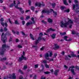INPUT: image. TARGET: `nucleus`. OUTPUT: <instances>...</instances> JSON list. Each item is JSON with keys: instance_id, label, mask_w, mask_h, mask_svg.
<instances>
[{"instance_id": "nucleus-1", "label": "nucleus", "mask_w": 79, "mask_h": 79, "mask_svg": "<svg viewBox=\"0 0 79 79\" xmlns=\"http://www.w3.org/2000/svg\"><path fill=\"white\" fill-rule=\"evenodd\" d=\"M11 35V33L10 32V31H7L4 35V33H2L1 35V40L2 41L3 43H5L6 40L7 39L6 35H8V36H10V35Z\"/></svg>"}, {"instance_id": "nucleus-2", "label": "nucleus", "mask_w": 79, "mask_h": 79, "mask_svg": "<svg viewBox=\"0 0 79 79\" xmlns=\"http://www.w3.org/2000/svg\"><path fill=\"white\" fill-rule=\"evenodd\" d=\"M69 23H69V22H68V21L66 23H64V21L62 20L60 22V26L61 27H64L67 28V27H68L67 25H68Z\"/></svg>"}, {"instance_id": "nucleus-3", "label": "nucleus", "mask_w": 79, "mask_h": 79, "mask_svg": "<svg viewBox=\"0 0 79 79\" xmlns=\"http://www.w3.org/2000/svg\"><path fill=\"white\" fill-rule=\"evenodd\" d=\"M25 55V52H23V55L21 56V57H20L18 60L19 62H21L23 60H27V58L24 56V55Z\"/></svg>"}, {"instance_id": "nucleus-4", "label": "nucleus", "mask_w": 79, "mask_h": 79, "mask_svg": "<svg viewBox=\"0 0 79 79\" xmlns=\"http://www.w3.org/2000/svg\"><path fill=\"white\" fill-rule=\"evenodd\" d=\"M6 44H3L2 46V49L0 51V55H4V52H5V51L6 50V49H5V48H6Z\"/></svg>"}, {"instance_id": "nucleus-5", "label": "nucleus", "mask_w": 79, "mask_h": 79, "mask_svg": "<svg viewBox=\"0 0 79 79\" xmlns=\"http://www.w3.org/2000/svg\"><path fill=\"white\" fill-rule=\"evenodd\" d=\"M73 68H74V66H70L69 67L68 71H71V73L73 74V75H76V73L74 72V69Z\"/></svg>"}, {"instance_id": "nucleus-6", "label": "nucleus", "mask_w": 79, "mask_h": 79, "mask_svg": "<svg viewBox=\"0 0 79 79\" xmlns=\"http://www.w3.org/2000/svg\"><path fill=\"white\" fill-rule=\"evenodd\" d=\"M35 6H39V7H41L42 6H45V4H41L40 2H37L36 3H35Z\"/></svg>"}, {"instance_id": "nucleus-7", "label": "nucleus", "mask_w": 79, "mask_h": 79, "mask_svg": "<svg viewBox=\"0 0 79 79\" xmlns=\"http://www.w3.org/2000/svg\"><path fill=\"white\" fill-rule=\"evenodd\" d=\"M75 8H76V5L75 4H73V10H74V11H75V12L77 13H79V10H78V9H77V8H76V9H75Z\"/></svg>"}, {"instance_id": "nucleus-8", "label": "nucleus", "mask_w": 79, "mask_h": 79, "mask_svg": "<svg viewBox=\"0 0 79 79\" xmlns=\"http://www.w3.org/2000/svg\"><path fill=\"white\" fill-rule=\"evenodd\" d=\"M15 7L16 8H17V9L19 10V11L21 12L22 14H24V10H23V8L19 7H18L17 6H16Z\"/></svg>"}, {"instance_id": "nucleus-9", "label": "nucleus", "mask_w": 79, "mask_h": 79, "mask_svg": "<svg viewBox=\"0 0 79 79\" xmlns=\"http://www.w3.org/2000/svg\"><path fill=\"white\" fill-rule=\"evenodd\" d=\"M42 13H47V14H49L50 13V11L48 9L45 10H43L42 11Z\"/></svg>"}, {"instance_id": "nucleus-10", "label": "nucleus", "mask_w": 79, "mask_h": 79, "mask_svg": "<svg viewBox=\"0 0 79 79\" xmlns=\"http://www.w3.org/2000/svg\"><path fill=\"white\" fill-rule=\"evenodd\" d=\"M50 31H55V29H52L51 28H49L48 29H47L46 31V33H48V32H49Z\"/></svg>"}, {"instance_id": "nucleus-11", "label": "nucleus", "mask_w": 79, "mask_h": 79, "mask_svg": "<svg viewBox=\"0 0 79 79\" xmlns=\"http://www.w3.org/2000/svg\"><path fill=\"white\" fill-rule=\"evenodd\" d=\"M68 38V37L67 36H64V40H65L66 41H71V38H69V40H67V39Z\"/></svg>"}, {"instance_id": "nucleus-12", "label": "nucleus", "mask_w": 79, "mask_h": 79, "mask_svg": "<svg viewBox=\"0 0 79 79\" xmlns=\"http://www.w3.org/2000/svg\"><path fill=\"white\" fill-rule=\"evenodd\" d=\"M54 47L53 48V49L54 50H57V49H58L59 48H60V46H58L57 45V44H55L54 45Z\"/></svg>"}, {"instance_id": "nucleus-13", "label": "nucleus", "mask_w": 79, "mask_h": 79, "mask_svg": "<svg viewBox=\"0 0 79 79\" xmlns=\"http://www.w3.org/2000/svg\"><path fill=\"white\" fill-rule=\"evenodd\" d=\"M68 57L71 58V56L69 55H68L67 56H65V60H70V59H69Z\"/></svg>"}, {"instance_id": "nucleus-14", "label": "nucleus", "mask_w": 79, "mask_h": 79, "mask_svg": "<svg viewBox=\"0 0 79 79\" xmlns=\"http://www.w3.org/2000/svg\"><path fill=\"white\" fill-rule=\"evenodd\" d=\"M59 72V69H56L55 70V71L54 72V74L55 75V76H58V73Z\"/></svg>"}, {"instance_id": "nucleus-15", "label": "nucleus", "mask_w": 79, "mask_h": 79, "mask_svg": "<svg viewBox=\"0 0 79 79\" xmlns=\"http://www.w3.org/2000/svg\"><path fill=\"white\" fill-rule=\"evenodd\" d=\"M45 58L46 60H49V58H48V57H49V55H48V53H46V54H45Z\"/></svg>"}, {"instance_id": "nucleus-16", "label": "nucleus", "mask_w": 79, "mask_h": 79, "mask_svg": "<svg viewBox=\"0 0 79 79\" xmlns=\"http://www.w3.org/2000/svg\"><path fill=\"white\" fill-rule=\"evenodd\" d=\"M48 22L49 23H53V20L50 18H48Z\"/></svg>"}, {"instance_id": "nucleus-17", "label": "nucleus", "mask_w": 79, "mask_h": 79, "mask_svg": "<svg viewBox=\"0 0 79 79\" xmlns=\"http://www.w3.org/2000/svg\"><path fill=\"white\" fill-rule=\"evenodd\" d=\"M68 22H69L70 24H73V23H74V22H73V21L72 20L69 19V18H68Z\"/></svg>"}, {"instance_id": "nucleus-18", "label": "nucleus", "mask_w": 79, "mask_h": 79, "mask_svg": "<svg viewBox=\"0 0 79 79\" xmlns=\"http://www.w3.org/2000/svg\"><path fill=\"white\" fill-rule=\"evenodd\" d=\"M30 39H32V40H35L34 36H33V35H32V34H31V33L30 34Z\"/></svg>"}, {"instance_id": "nucleus-19", "label": "nucleus", "mask_w": 79, "mask_h": 79, "mask_svg": "<svg viewBox=\"0 0 79 79\" xmlns=\"http://www.w3.org/2000/svg\"><path fill=\"white\" fill-rule=\"evenodd\" d=\"M32 24V22L31 21L30 22H27L26 24V25L27 26H29V25H31Z\"/></svg>"}, {"instance_id": "nucleus-20", "label": "nucleus", "mask_w": 79, "mask_h": 79, "mask_svg": "<svg viewBox=\"0 0 79 79\" xmlns=\"http://www.w3.org/2000/svg\"><path fill=\"white\" fill-rule=\"evenodd\" d=\"M12 79H15L16 78V75H15V73H13L12 74Z\"/></svg>"}, {"instance_id": "nucleus-21", "label": "nucleus", "mask_w": 79, "mask_h": 79, "mask_svg": "<svg viewBox=\"0 0 79 79\" xmlns=\"http://www.w3.org/2000/svg\"><path fill=\"white\" fill-rule=\"evenodd\" d=\"M4 60L6 61V58L4 57L3 58H0V61H3Z\"/></svg>"}, {"instance_id": "nucleus-22", "label": "nucleus", "mask_w": 79, "mask_h": 79, "mask_svg": "<svg viewBox=\"0 0 79 79\" xmlns=\"http://www.w3.org/2000/svg\"><path fill=\"white\" fill-rule=\"evenodd\" d=\"M32 48H35V50H36V51H37V48H38L37 46L33 45L32 46Z\"/></svg>"}, {"instance_id": "nucleus-23", "label": "nucleus", "mask_w": 79, "mask_h": 79, "mask_svg": "<svg viewBox=\"0 0 79 79\" xmlns=\"http://www.w3.org/2000/svg\"><path fill=\"white\" fill-rule=\"evenodd\" d=\"M56 5V3L54 2H53L51 4V6H52L53 8H55Z\"/></svg>"}, {"instance_id": "nucleus-24", "label": "nucleus", "mask_w": 79, "mask_h": 79, "mask_svg": "<svg viewBox=\"0 0 79 79\" xmlns=\"http://www.w3.org/2000/svg\"><path fill=\"white\" fill-rule=\"evenodd\" d=\"M56 35V34H52V35L51 36V37H52V39H55Z\"/></svg>"}, {"instance_id": "nucleus-25", "label": "nucleus", "mask_w": 79, "mask_h": 79, "mask_svg": "<svg viewBox=\"0 0 79 79\" xmlns=\"http://www.w3.org/2000/svg\"><path fill=\"white\" fill-rule=\"evenodd\" d=\"M69 11H70V10H69V9H68L64 11V12H65L66 13H69Z\"/></svg>"}, {"instance_id": "nucleus-26", "label": "nucleus", "mask_w": 79, "mask_h": 79, "mask_svg": "<svg viewBox=\"0 0 79 79\" xmlns=\"http://www.w3.org/2000/svg\"><path fill=\"white\" fill-rule=\"evenodd\" d=\"M63 2L64 5H68V3L66 2V0H63Z\"/></svg>"}, {"instance_id": "nucleus-27", "label": "nucleus", "mask_w": 79, "mask_h": 79, "mask_svg": "<svg viewBox=\"0 0 79 79\" xmlns=\"http://www.w3.org/2000/svg\"><path fill=\"white\" fill-rule=\"evenodd\" d=\"M42 37L41 36H39L38 38V40L39 41H40V40H42Z\"/></svg>"}, {"instance_id": "nucleus-28", "label": "nucleus", "mask_w": 79, "mask_h": 79, "mask_svg": "<svg viewBox=\"0 0 79 79\" xmlns=\"http://www.w3.org/2000/svg\"><path fill=\"white\" fill-rule=\"evenodd\" d=\"M28 3L29 6H31V3H32V1H31V0H28Z\"/></svg>"}, {"instance_id": "nucleus-29", "label": "nucleus", "mask_w": 79, "mask_h": 79, "mask_svg": "<svg viewBox=\"0 0 79 79\" xmlns=\"http://www.w3.org/2000/svg\"><path fill=\"white\" fill-rule=\"evenodd\" d=\"M50 73V72L48 71H46L44 72L45 74H49Z\"/></svg>"}, {"instance_id": "nucleus-30", "label": "nucleus", "mask_w": 79, "mask_h": 79, "mask_svg": "<svg viewBox=\"0 0 79 79\" xmlns=\"http://www.w3.org/2000/svg\"><path fill=\"white\" fill-rule=\"evenodd\" d=\"M15 24H17L18 25H19V23H18V22L17 20H15Z\"/></svg>"}, {"instance_id": "nucleus-31", "label": "nucleus", "mask_w": 79, "mask_h": 79, "mask_svg": "<svg viewBox=\"0 0 79 79\" xmlns=\"http://www.w3.org/2000/svg\"><path fill=\"white\" fill-rule=\"evenodd\" d=\"M21 2L19 1H18V3H17V5L16 6H15V8H16V6H17V7H18V5H19Z\"/></svg>"}, {"instance_id": "nucleus-32", "label": "nucleus", "mask_w": 79, "mask_h": 79, "mask_svg": "<svg viewBox=\"0 0 79 79\" xmlns=\"http://www.w3.org/2000/svg\"><path fill=\"white\" fill-rule=\"evenodd\" d=\"M39 42L40 41L39 40H36L35 42V44L37 45V44L39 43Z\"/></svg>"}, {"instance_id": "nucleus-33", "label": "nucleus", "mask_w": 79, "mask_h": 79, "mask_svg": "<svg viewBox=\"0 0 79 79\" xmlns=\"http://www.w3.org/2000/svg\"><path fill=\"white\" fill-rule=\"evenodd\" d=\"M9 79H11V77H8V76H7V77H4L3 79H9Z\"/></svg>"}, {"instance_id": "nucleus-34", "label": "nucleus", "mask_w": 79, "mask_h": 79, "mask_svg": "<svg viewBox=\"0 0 79 79\" xmlns=\"http://www.w3.org/2000/svg\"><path fill=\"white\" fill-rule=\"evenodd\" d=\"M35 9V7L34 6H31V10H32V11H34Z\"/></svg>"}, {"instance_id": "nucleus-35", "label": "nucleus", "mask_w": 79, "mask_h": 79, "mask_svg": "<svg viewBox=\"0 0 79 79\" xmlns=\"http://www.w3.org/2000/svg\"><path fill=\"white\" fill-rule=\"evenodd\" d=\"M76 32H75L74 30H73L72 31V34L73 35H74L76 34Z\"/></svg>"}, {"instance_id": "nucleus-36", "label": "nucleus", "mask_w": 79, "mask_h": 79, "mask_svg": "<svg viewBox=\"0 0 79 79\" xmlns=\"http://www.w3.org/2000/svg\"><path fill=\"white\" fill-rule=\"evenodd\" d=\"M65 8V7L61 6L60 7V9L61 10H63Z\"/></svg>"}, {"instance_id": "nucleus-37", "label": "nucleus", "mask_w": 79, "mask_h": 79, "mask_svg": "<svg viewBox=\"0 0 79 79\" xmlns=\"http://www.w3.org/2000/svg\"><path fill=\"white\" fill-rule=\"evenodd\" d=\"M71 55L72 57H76V55L74 54H71Z\"/></svg>"}, {"instance_id": "nucleus-38", "label": "nucleus", "mask_w": 79, "mask_h": 79, "mask_svg": "<svg viewBox=\"0 0 79 79\" xmlns=\"http://www.w3.org/2000/svg\"><path fill=\"white\" fill-rule=\"evenodd\" d=\"M75 68L76 69H77V70H79V66H77V65H76V66L75 67Z\"/></svg>"}, {"instance_id": "nucleus-39", "label": "nucleus", "mask_w": 79, "mask_h": 79, "mask_svg": "<svg viewBox=\"0 0 79 79\" xmlns=\"http://www.w3.org/2000/svg\"><path fill=\"white\" fill-rule=\"evenodd\" d=\"M14 6V4L12 3L9 6V7L10 8H11V7H13Z\"/></svg>"}, {"instance_id": "nucleus-40", "label": "nucleus", "mask_w": 79, "mask_h": 79, "mask_svg": "<svg viewBox=\"0 0 79 79\" xmlns=\"http://www.w3.org/2000/svg\"><path fill=\"white\" fill-rule=\"evenodd\" d=\"M45 48V46H43L42 48H40V50L42 51V50H43L44 49V48Z\"/></svg>"}, {"instance_id": "nucleus-41", "label": "nucleus", "mask_w": 79, "mask_h": 79, "mask_svg": "<svg viewBox=\"0 0 79 79\" xmlns=\"http://www.w3.org/2000/svg\"><path fill=\"white\" fill-rule=\"evenodd\" d=\"M20 19H21V20H22V21H23L24 19V18L23 17L21 16L20 17Z\"/></svg>"}, {"instance_id": "nucleus-42", "label": "nucleus", "mask_w": 79, "mask_h": 79, "mask_svg": "<svg viewBox=\"0 0 79 79\" xmlns=\"http://www.w3.org/2000/svg\"><path fill=\"white\" fill-rule=\"evenodd\" d=\"M4 31L5 32H6L7 31V30H8V29L7 28H6V27H4Z\"/></svg>"}, {"instance_id": "nucleus-43", "label": "nucleus", "mask_w": 79, "mask_h": 79, "mask_svg": "<svg viewBox=\"0 0 79 79\" xmlns=\"http://www.w3.org/2000/svg\"><path fill=\"white\" fill-rule=\"evenodd\" d=\"M46 79V78L45 77H44V76H43V75H42L41 78L40 79Z\"/></svg>"}, {"instance_id": "nucleus-44", "label": "nucleus", "mask_w": 79, "mask_h": 79, "mask_svg": "<svg viewBox=\"0 0 79 79\" xmlns=\"http://www.w3.org/2000/svg\"><path fill=\"white\" fill-rule=\"evenodd\" d=\"M21 32L22 33V35H26V34H25V33L23 31H21Z\"/></svg>"}, {"instance_id": "nucleus-45", "label": "nucleus", "mask_w": 79, "mask_h": 79, "mask_svg": "<svg viewBox=\"0 0 79 79\" xmlns=\"http://www.w3.org/2000/svg\"><path fill=\"white\" fill-rule=\"evenodd\" d=\"M45 66L46 68H50L48 65H47V64H45Z\"/></svg>"}, {"instance_id": "nucleus-46", "label": "nucleus", "mask_w": 79, "mask_h": 79, "mask_svg": "<svg viewBox=\"0 0 79 79\" xmlns=\"http://www.w3.org/2000/svg\"><path fill=\"white\" fill-rule=\"evenodd\" d=\"M29 19H30V15L27 16L26 18V19L27 20Z\"/></svg>"}, {"instance_id": "nucleus-47", "label": "nucleus", "mask_w": 79, "mask_h": 79, "mask_svg": "<svg viewBox=\"0 0 79 79\" xmlns=\"http://www.w3.org/2000/svg\"><path fill=\"white\" fill-rule=\"evenodd\" d=\"M23 79V75H20L19 77V79Z\"/></svg>"}, {"instance_id": "nucleus-48", "label": "nucleus", "mask_w": 79, "mask_h": 79, "mask_svg": "<svg viewBox=\"0 0 79 79\" xmlns=\"http://www.w3.org/2000/svg\"><path fill=\"white\" fill-rule=\"evenodd\" d=\"M19 73H20L21 74H23V72H22L21 69H19Z\"/></svg>"}, {"instance_id": "nucleus-49", "label": "nucleus", "mask_w": 79, "mask_h": 79, "mask_svg": "<svg viewBox=\"0 0 79 79\" xmlns=\"http://www.w3.org/2000/svg\"><path fill=\"white\" fill-rule=\"evenodd\" d=\"M39 66V65H38V64H35V68H37Z\"/></svg>"}, {"instance_id": "nucleus-50", "label": "nucleus", "mask_w": 79, "mask_h": 79, "mask_svg": "<svg viewBox=\"0 0 79 79\" xmlns=\"http://www.w3.org/2000/svg\"><path fill=\"white\" fill-rule=\"evenodd\" d=\"M8 21H9V22L10 24H12V23H11V21L10 20V19L9 18L8 19Z\"/></svg>"}, {"instance_id": "nucleus-51", "label": "nucleus", "mask_w": 79, "mask_h": 79, "mask_svg": "<svg viewBox=\"0 0 79 79\" xmlns=\"http://www.w3.org/2000/svg\"><path fill=\"white\" fill-rule=\"evenodd\" d=\"M43 63H44L45 64H46L47 63V60H44L43 61Z\"/></svg>"}, {"instance_id": "nucleus-52", "label": "nucleus", "mask_w": 79, "mask_h": 79, "mask_svg": "<svg viewBox=\"0 0 79 79\" xmlns=\"http://www.w3.org/2000/svg\"><path fill=\"white\" fill-rule=\"evenodd\" d=\"M18 47L19 48H23V46L20 45H18Z\"/></svg>"}, {"instance_id": "nucleus-53", "label": "nucleus", "mask_w": 79, "mask_h": 79, "mask_svg": "<svg viewBox=\"0 0 79 79\" xmlns=\"http://www.w3.org/2000/svg\"><path fill=\"white\" fill-rule=\"evenodd\" d=\"M12 41V38L11 37H10V39L9 40L8 42H11Z\"/></svg>"}, {"instance_id": "nucleus-54", "label": "nucleus", "mask_w": 79, "mask_h": 79, "mask_svg": "<svg viewBox=\"0 0 79 79\" xmlns=\"http://www.w3.org/2000/svg\"><path fill=\"white\" fill-rule=\"evenodd\" d=\"M22 25H24L25 24V21L23 20L22 22Z\"/></svg>"}, {"instance_id": "nucleus-55", "label": "nucleus", "mask_w": 79, "mask_h": 79, "mask_svg": "<svg viewBox=\"0 0 79 79\" xmlns=\"http://www.w3.org/2000/svg\"><path fill=\"white\" fill-rule=\"evenodd\" d=\"M53 54H52V52H50L49 53V56L51 57L52 56Z\"/></svg>"}, {"instance_id": "nucleus-56", "label": "nucleus", "mask_w": 79, "mask_h": 79, "mask_svg": "<svg viewBox=\"0 0 79 79\" xmlns=\"http://www.w3.org/2000/svg\"><path fill=\"white\" fill-rule=\"evenodd\" d=\"M6 66H5V65H4L3 66V67L2 68V70H3V69H6Z\"/></svg>"}, {"instance_id": "nucleus-57", "label": "nucleus", "mask_w": 79, "mask_h": 79, "mask_svg": "<svg viewBox=\"0 0 79 79\" xmlns=\"http://www.w3.org/2000/svg\"><path fill=\"white\" fill-rule=\"evenodd\" d=\"M0 21H1V22H2L3 21H4V19L3 18H2L1 19H0Z\"/></svg>"}, {"instance_id": "nucleus-58", "label": "nucleus", "mask_w": 79, "mask_h": 79, "mask_svg": "<svg viewBox=\"0 0 79 79\" xmlns=\"http://www.w3.org/2000/svg\"><path fill=\"white\" fill-rule=\"evenodd\" d=\"M27 65H24L23 67V69H27Z\"/></svg>"}, {"instance_id": "nucleus-59", "label": "nucleus", "mask_w": 79, "mask_h": 79, "mask_svg": "<svg viewBox=\"0 0 79 79\" xmlns=\"http://www.w3.org/2000/svg\"><path fill=\"white\" fill-rule=\"evenodd\" d=\"M40 36H43V33H40L39 34Z\"/></svg>"}, {"instance_id": "nucleus-60", "label": "nucleus", "mask_w": 79, "mask_h": 79, "mask_svg": "<svg viewBox=\"0 0 79 79\" xmlns=\"http://www.w3.org/2000/svg\"><path fill=\"white\" fill-rule=\"evenodd\" d=\"M10 46L6 45V48H8V49H9V48H10Z\"/></svg>"}, {"instance_id": "nucleus-61", "label": "nucleus", "mask_w": 79, "mask_h": 79, "mask_svg": "<svg viewBox=\"0 0 79 79\" xmlns=\"http://www.w3.org/2000/svg\"><path fill=\"white\" fill-rule=\"evenodd\" d=\"M56 56H57V54L56 53H55L54 56V58H56Z\"/></svg>"}, {"instance_id": "nucleus-62", "label": "nucleus", "mask_w": 79, "mask_h": 79, "mask_svg": "<svg viewBox=\"0 0 79 79\" xmlns=\"http://www.w3.org/2000/svg\"><path fill=\"white\" fill-rule=\"evenodd\" d=\"M74 2L75 3H78L79 2L77 0H75Z\"/></svg>"}, {"instance_id": "nucleus-63", "label": "nucleus", "mask_w": 79, "mask_h": 79, "mask_svg": "<svg viewBox=\"0 0 79 79\" xmlns=\"http://www.w3.org/2000/svg\"><path fill=\"white\" fill-rule=\"evenodd\" d=\"M4 25L6 26V27H8V25H7V23H6V22L4 23Z\"/></svg>"}, {"instance_id": "nucleus-64", "label": "nucleus", "mask_w": 79, "mask_h": 79, "mask_svg": "<svg viewBox=\"0 0 79 79\" xmlns=\"http://www.w3.org/2000/svg\"><path fill=\"white\" fill-rule=\"evenodd\" d=\"M1 25H2V26H4V23L1 22Z\"/></svg>"}]
</instances>
